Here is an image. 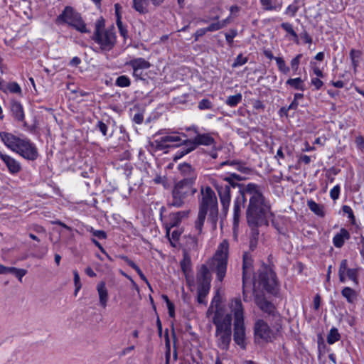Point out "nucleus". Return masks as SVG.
<instances>
[{"label":"nucleus","mask_w":364,"mask_h":364,"mask_svg":"<svg viewBox=\"0 0 364 364\" xmlns=\"http://www.w3.org/2000/svg\"><path fill=\"white\" fill-rule=\"evenodd\" d=\"M342 296L346 299L348 302L353 303L355 298H356V293L355 291L350 288V287H345L341 291Z\"/></svg>","instance_id":"2f4dec72"},{"label":"nucleus","mask_w":364,"mask_h":364,"mask_svg":"<svg viewBox=\"0 0 364 364\" xmlns=\"http://www.w3.org/2000/svg\"><path fill=\"white\" fill-rule=\"evenodd\" d=\"M274 60L276 61L277 65L278 67V70L283 74L289 73L290 69L289 66L287 65L284 60L281 57H275Z\"/></svg>","instance_id":"c9c22d12"},{"label":"nucleus","mask_w":364,"mask_h":364,"mask_svg":"<svg viewBox=\"0 0 364 364\" xmlns=\"http://www.w3.org/2000/svg\"><path fill=\"white\" fill-rule=\"evenodd\" d=\"M281 27L291 37V40L298 43L299 38L298 35L293 28V26L289 23H282Z\"/></svg>","instance_id":"7c9ffc66"},{"label":"nucleus","mask_w":364,"mask_h":364,"mask_svg":"<svg viewBox=\"0 0 364 364\" xmlns=\"http://www.w3.org/2000/svg\"><path fill=\"white\" fill-rule=\"evenodd\" d=\"M193 178V176L192 178H184L176 184L173 190L171 205L178 208L182 206L186 196L191 191Z\"/></svg>","instance_id":"f8f14e48"},{"label":"nucleus","mask_w":364,"mask_h":364,"mask_svg":"<svg viewBox=\"0 0 364 364\" xmlns=\"http://www.w3.org/2000/svg\"><path fill=\"white\" fill-rule=\"evenodd\" d=\"M191 262L188 255H185L183 260L181 262V267L183 272L187 284L189 286L191 291L195 286L193 277L190 275Z\"/></svg>","instance_id":"6ab92c4d"},{"label":"nucleus","mask_w":364,"mask_h":364,"mask_svg":"<svg viewBox=\"0 0 364 364\" xmlns=\"http://www.w3.org/2000/svg\"><path fill=\"white\" fill-rule=\"evenodd\" d=\"M73 276H74V283H75V294L76 295L77 294L78 291L81 288V283H80V275H79L77 271H76V270L73 271Z\"/></svg>","instance_id":"37998d69"},{"label":"nucleus","mask_w":364,"mask_h":364,"mask_svg":"<svg viewBox=\"0 0 364 364\" xmlns=\"http://www.w3.org/2000/svg\"><path fill=\"white\" fill-rule=\"evenodd\" d=\"M253 290L264 289L268 292L274 293L277 286L274 272L268 267H262L257 277H254L252 282Z\"/></svg>","instance_id":"0eeeda50"},{"label":"nucleus","mask_w":364,"mask_h":364,"mask_svg":"<svg viewBox=\"0 0 364 364\" xmlns=\"http://www.w3.org/2000/svg\"><path fill=\"white\" fill-rule=\"evenodd\" d=\"M92 242L100 249V250L102 253H105L107 255V257L109 259L112 260L109 255L105 252V249L102 247V246L100 245V243L98 241H97L95 239H92Z\"/></svg>","instance_id":"bf43d9fd"},{"label":"nucleus","mask_w":364,"mask_h":364,"mask_svg":"<svg viewBox=\"0 0 364 364\" xmlns=\"http://www.w3.org/2000/svg\"><path fill=\"white\" fill-rule=\"evenodd\" d=\"M15 267H7L2 264H0V271L1 274H8L11 273L12 274L13 269H14Z\"/></svg>","instance_id":"052dcab7"},{"label":"nucleus","mask_w":364,"mask_h":364,"mask_svg":"<svg viewBox=\"0 0 364 364\" xmlns=\"http://www.w3.org/2000/svg\"><path fill=\"white\" fill-rule=\"evenodd\" d=\"M157 148L162 149L165 147H169L174 143L182 142V139L178 134H172L161 136L159 139L155 141Z\"/></svg>","instance_id":"a211bd4d"},{"label":"nucleus","mask_w":364,"mask_h":364,"mask_svg":"<svg viewBox=\"0 0 364 364\" xmlns=\"http://www.w3.org/2000/svg\"><path fill=\"white\" fill-rule=\"evenodd\" d=\"M195 149V145H192L191 146L189 142L186 144V148H183V150L180 151H178L176 156H175V159H180L181 158L182 156H183L184 155L188 154L189 152H191V151L194 150Z\"/></svg>","instance_id":"a19ab883"},{"label":"nucleus","mask_w":364,"mask_h":364,"mask_svg":"<svg viewBox=\"0 0 364 364\" xmlns=\"http://www.w3.org/2000/svg\"><path fill=\"white\" fill-rule=\"evenodd\" d=\"M114 9H115V14H116L117 19L121 20V18H122L121 14H120L121 6L119 4H116L114 5Z\"/></svg>","instance_id":"0e129e2a"},{"label":"nucleus","mask_w":364,"mask_h":364,"mask_svg":"<svg viewBox=\"0 0 364 364\" xmlns=\"http://www.w3.org/2000/svg\"><path fill=\"white\" fill-rule=\"evenodd\" d=\"M57 23H66L81 33H87L86 24L81 15L71 6H66L56 18Z\"/></svg>","instance_id":"6e6552de"},{"label":"nucleus","mask_w":364,"mask_h":364,"mask_svg":"<svg viewBox=\"0 0 364 364\" xmlns=\"http://www.w3.org/2000/svg\"><path fill=\"white\" fill-rule=\"evenodd\" d=\"M299 10V6L296 4H292L288 6L286 9V14L290 15L291 16H294L297 11Z\"/></svg>","instance_id":"a18cd8bd"},{"label":"nucleus","mask_w":364,"mask_h":364,"mask_svg":"<svg viewBox=\"0 0 364 364\" xmlns=\"http://www.w3.org/2000/svg\"><path fill=\"white\" fill-rule=\"evenodd\" d=\"M260 3L263 6L264 9L268 11H279L281 9V6H273L272 4V0H260Z\"/></svg>","instance_id":"ea45409f"},{"label":"nucleus","mask_w":364,"mask_h":364,"mask_svg":"<svg viewBox=\"0 0 364 364\" xmlns=\"http://www.w3.org/2000/svg\"><path fill=\"white\" fill-rule=\"evenodd\" d=\"M116 23H117V26L118 27L120 34L124 38H126L127 36V30L126 27L123 25L122 20L117 19Z\"/></svg>","instance_id":"3c124183"},{"label":"nucleus","mask_w":364,"mask_h":364,"mask_svg":"<svg viewBox=\"0 0 364 364\" xmlns=\"http://www.w3.org/2000/svg\"><path fill=\"white\" fill-rule=\"evenodd\" d=\"M228 262V242L224 240L218 247V250L211 261V268L216 272L217 278L222 281L226 274Z\"/></svg>","instance_id":"1a4fd4ad"},{"label":"nucleus","mask_w":364,"mask_h":364,"mask_svg":"<svg viewBox=\"0 0 364 364\" xmlns=\"http://www.w3.org/2000/svg\"><path fill=\"white\" fill-rule=\"evenodd\" d=\"M80 62H81V60H80V59L78 57H74L70 60V64L71 65L77 66V65H78L80 63Z\"/></svg>","instance_id":"774afa93"},{"label":"nucleus","mask_w":364,"mask_h":364,"mask_svg":"<svg viewBox=\"0 0 364 364\" xmlns=\"http://www.w3.org/2000/svg\"><path fill=\"white\" fill-rule=\"evenodd\" d=\"M251 262L247 257V255H244L243 259V294L244 297L247 296V292L248 291V288L251 287L252 281L250 279L251 275Z\"/></svg>","instance_id":"f3484780"},{"label":"nucleus","mask_w":364,"mask_h":364,"mask_svg":"<svg viewBox=\"0 0 364 364\" xmlns=\"http://www.w3.org/2000/svg\"><path fill=\"white\" fill-rule=\"evenodd\" d=\"M245 200V196L242 195L241 196L238 197L235 202L233 210V220L235 227L237 225L238 223L239 217L240 215L242 209L244 208Z\"/></svg>","instance_id":"b1692460"},{"label":"nucleus","mask_w":364,"mask_h":364,"mask_svg":"<svg viewBox=\"0 0 364 364\" xmlns=\"http://www.w3.org/2000/svg\"><path fill=\"white\" fill-rule=\"evenodd\" d=\"M339 279L341 282H345L347 279L351 280L355 284H358V269L348 268L346 259L341 261L338 270Z\"/></svg>","instance_id":"ddd939ff"},{"label":"nucleus","mask_w":364,"mask_h":364,"mask_svg":"<svg viewBox=\"0 0 364 364\" xmlns=\"http://www.w3.org/2000/svg\"><path fill=\"white\" fill-rule=\"evenodd\" d=\"M97 126L99 130L103 134V136H106L107 135V126L104 122H102L101 121H99L97 122Z\"/></svg>","instance_id":"6e6d98bb"},{"label":"nucleus","mask_w":364,"mask_h":364,"mask_svg":"<svg viewBox=\"0 0 364 364\" xmlns=\"http://www.w3.org/2000/svg\"><path fill=\"white\" fill-rule=\"evenodd\" d=\"M178 169L180 170L181 173L186 177L185 178H192L193 176L194 178H193V183L194 182L196 176L193 172L191 165L188 164H180L178 166Z\"/></svg>","instance_id":"c756f323"},{"label":"nucleus","mask_w":364,"mask_h":364,"mask_svg":"<svg viewBox=\"0 0 364 364\" xmlns=\"http://www.w3.org/2000/svg\"><path fill=\"white\" fill-rule=\"evenodd\" d=\"M127 65L132 68L133 75H137V70H146L151 67L150 63L142 58L132 59L127 63Z\"/></svg>","instance_id":"412c9836"},{"label":"nucleus","mask_w":364,"mask_h":364,"mask_svg":"<svg viewBox=\"0 0 364 364\" xmlns=\"http://www.w3.org/2000/svg\"><path fill=\"white\" fill-rule=\"evenodd\" d=\"M311 83L314 86L316 90H319L323 85V82L319 79V77H312Z\"/></svg>","instance_id":"5fc2aeb1"},{"label":"nucleus","mask_w":364,"mask_h":364,"mask_svg":"<svg viewBox=\"0 0 364 364\" xmlns=\"http://www.w3.org/2000/svg\"><path fill=\"white\" fill-rule=\"evenodd\" d=\"M247 61V58L242 54L237 55L236 60L232 64V67L241 66Z\"/></svg>","instance_id":"09e8293b"},{"label":"nucleus","mask_w":364,"mask_h":364,"mask_svg":"<svg viewBox=\"0 0 364 364\" xmlns=\"http://www.w3.org/2000/svg\"><path fill=\"white\" fill-rule=\"evenodd\" d=\"M167 309L168 310L169 316L173 318L175 316V307L174 304L171 301L166 304Z\"/></svg>","instance_id":"13d9d810"},{"label":"nucleus","mask_w":364,"mask_h":364,"mask_svg":"<svg viewBox=\"0 0 364 364\" xmlns=\"http://www.w3.org/2000/svg\"><path fill=\"white\" fill-rule=\"evenodd\" d=\"M122 259H123L124 260V262L129 265L132 268H133L136 272L137 274H139V276L140 277V278L141 279V280H143L148 286V287L152 290L151 289V284H149L148 279H146V277H145V275L143 274V272H141V270L139 269V267L133 262L132 261L131 259H129L126 256H122Z\"/></svg>","instance_id":"cd10ccee"},{"label":"nucleus","mask_w":364,"mask_h":364,"mask_svg":"<svg viewBox=\"0 0 364 364\" xmlns=\"http://www.w3.org/2000/svg\"><path fill=\"white\" fill-rule=\"evenodd\" d=\"M244 193L250 196V204L247 210V222L250 226L267 224L272 216L270 205L261 193L259 187L249 183L244 189Z\"/></svg>","instance_id":"f257e3e1"},{"label":"nucleus","mask_w":364,"mask_h":364,"mask_svg":"<svg viewBox=\"0 0 364 364\" xmlns=\"http://www.w3.org/2000/svg\"><path fill=\"white\" fill-rule=\"evenodd\" d=\"M217 29H218V27H216L214 25H212V26H210V27H208L207 28L198 30L196 31V35L197 36H202V35H203L205 33L206 31H215Z\"/></svg>","instance_id":"4d7b16f0"},{"label":"nucleus","mask_w":364,"mask_h":364,"mask_svg":"<svg viewBox=\"0 0 364 364\" xmlns=\"http://www.w3.org/2000/svg\"><path fill=\"white\" fill-rule=\"evenodd\" d=\"M187 214L188 213L184 211L169 214L167 219H166L164 222L166 237H169L171 230L174 227H177L181 223L182 218L186 217Z\"/></svg>","instance_id":"2eb2a0df"},{"label":"nucleus","mask_w":364,"mask_h":364,"mask_svg":"<svg viewBox=\"0 0 364 364\" xmlns=\"http://www.w3.org/2000/svg\"><path fill=\"white\" fill-rule=\"evenodd\" d=\"M5 93L11 92L14 94H21V88L20 85L16 82H11L6 84Z\"/></svg>","instance_id":"f704fd0d"},{"label":"nucleus","mask_w":364,"mask_h":364,"mask_svg":"<svg viewBox=\"0 0 364 364\" xmlns=\"http://www.w3.org/2000/svg\"><path fill=\"white\" fill-rule=\"evenodd\" d=\"M311 68L314 74L318 77H323L322 70L314 63H311Z\"/></svg>","instance_id":"603ef678"},{"label":"nucleus","mask_w":364,"mask_h":364,"mask_svg":"<svg viewBox=\"0 0 364 364\" xmlns=\"http://www.w3.org/2000/svg\"><path fill=\"white\" fill-rule=\"evenodd\" d=\"M182 232L180 230H174L170 232L169 237H167L173 247H176V243L178 241Z\"/></svg>","instance_id":"58836bf2"},{"label":"nucleus","mask_w":364,"mask_h":364,"mask_svg":"<svg viewBox=\"0 0 364 364\" xmlns=\"http://www.w3.org/2000/svg\"><path fill=\"white\" fill-rule=\"evenodd\" d=\"M134 9L141 14L149 11V0H132Z\"/></svg>","instance_id":"393cba45"},{"label":"nucleus","mask_w":364,"mask_h":364,"mask_svg":"<svg viewBox=\"0 0 364 364\" xmlns=\"http://www.w3.org/2000/svg\"><path fill=\"white\" fill-rule=\"evenodd\" d=\"M221 296L218 292L213 297L210 309H215L213 322L216 326V338L218 346L223 348H228V314L220 306Z\"/></svg>","instance_id":"423d86ee"},{"label":"nucleus","mask_w":364,"mask_h":364,"mask_svg":"<svg viewBox=\"0 0 364 364\" xmlns=\"http://www.w3.org/2000/svg\"><path fill=\"white\" fill-rule=\"evenodd\" d=\"M131 81L128 76L121 75L116 79L115 85L120 87H127L130 85Z\"/></svg>","instance_id":"4c0bfd02"},{"label":"nucleus","mask_w":364,"mask_h":364,"mask_svg":"<svg viewBox=\"0 0 364 364\" xmlns=\"http://www.w3.org/2000/svg\"><path fill=\"white\" fill-rule=\"evenodd\" d=\"M100 27L101 21H99L96 24L94 39L102 50H110L115 44V34L111 30H101Z\"/></svg>","instance_id":"9b49d317"},{"label":"nucleus","mask_w":364,"mask_h":364,"mask_svg":"<svg viewBox=\"0 0 364 364\" xmlns=\"http://www.w3.org/2000/svg\"><path fill=\"white\" fill-rule=\"evenodd\" d=\"M211 107V102L207 100V99H203L201 101L199 102L198 103V108L200 109H208Z\"/></svg>","instance_id":"864d4df0"},{"label":"nucleus","mask_w":364,"mask_h":364,"mask_svg":"<svg viewBox=\"0 0 364 364\" xmlns=\"http://www.w3.org/2000/svg\"><path fill=\"white\" fill-rule=\"evenodd\" d=\"M11 110L14 118L22 122L24 119V112L22 105L17 102H14L11 105Z\"/></svg>","instance_id":"bb28decb"},{"label":"nucleus","mask_w":364,"mask_h":364,"mask_svg":"<svg viewBox=\"0 0 364 364\" xmlns=\"http://www.w3.org/2000/svg\"><path fill=\"white\" fill-rule=\"evenodd\" d=\"M286 85L299 91L306 90L304 81L301 77L289 78L287 80Z\"/></svg>","instance_id":"c85d7f7f"},{"label":"nucleus","mask_w":364,"mask_h":364,"mask_svg":"<svg viewBox=\"0 0 364 364\" xmlns=\"http://www.w3.org/2000/svg\"><path fill=\"white\" fill-rule=\"evenodd\" d=\"M233 322V339L241 348L246 347V333L244 323V310L240 299L232 300L229 304V326Z\"/></svg>","instance_id":"39448f33"},{"label":"nucleus","mask_w":364,"mask_h":364,"mask_svg":"<svg viewBox=\"0 0 364 364\" xmlns=\"http://www.w3.org/2000/svg\"><path fill=\"white\" fill-rule=\"evenodd\" d=\"M308 206H309V209L312 212H314L315 214H316L317 215L323 216L324 212H323V207L321 205L316 203L314 200H309Z\"/></svg>","instance_id":"473e14b6"},{"label":"nucleus","mask_w":364,"mask_h":364,"mask_svg":"<svg viewBox=\"0 0 364 364\" xmlns=\"http://www.w3.org/2000/svg\"><path fill=\"white\" fill-rule=\"evenodd\" d=\"M228 176H220L215 179H213V184L218 191V195L220 198V201L223 205L224 208H226L228 203Z\"/></svg>","instance_id":"4468645a"},{"label":"nucleus","mask_w":364,"mask_h":364,"mask_svg":"<svg viewBox=\"0 0 364 364\" xmlns=\"http://www.w3.org/2000/svg\"><path fill=\"white\" fill-rule=\"evenodd\" d=\"M242 100V95L237 94L234 96L229 97V106L237 105Z\"/></svg>","instance_id":"8fccbe9b"},{"label":"nucleus","mask_w":364,"mask_h":364,"mask_svg":"<svg viewBox=\"0 0 364 364\" xmlns=\"http://www.w3.org/2000/svg\"><path fill=\"white\" fill-rule=\"evenodd\" d=\"M257 304L262 311L268 314L271 318H274L275 315H279L276 311L274 306L264 299H257Z\"/></svg>","instance_id":"4be33fe9"},{"label":"nucleus","mask_w":364,"mask_h":364,"mask_svg":"<svg viewBox=\"0 0 364 364\" xmlns=\"http://www.w3.org/2000/svg\"><path fill=\"white\" fill-rule=\"evenodd\" d=\"M0 139L9 149L26 160L35 161L38 157L36 144L26 136H18L10 132H1Z\"/></svg>","instance_id":"f03ea898"},{"label":"nucleus","mask_w":364,"mask_h":364,"mask_svg":"<svg viewBox=\"0 0 364 364\" xmlns=\"http://www.w3.org/2000/svg\"><path fill=\"white\" fill-rule=\"evenodd\" d=\"M96 289L99 296V302L102 308H106L109 300L108 289L106 287V283L104 281H100L97 283Z\"/></svg>","instance_id":"aec40b11"},{"label":"nucleus","mask_w":364,"mask_h":364,"mask_svg":"<svg viewBox=\"0 0 364 364\" xmlns=\"http://www.w3.org/2000/svg\"><path fill=\"white\" fill-rule=\"evenodd\" d=\"M0 159L6 166L11 174H17L21 171L22 167L21 163L12 156L0 152Z\"/></svg>","instance_id":"dca6fc26"},{"label":"nucleus","mask_w":364,"mask_h":364,"mask_svg":"<svg viewBox=\"0 0 364 364\" xmlns=\"http://www.w3.org/2000/svg\"><path fill=\"white\" fill-rule=\"evenodd\" d=\"M282 328L280 315H275L274 318H258L254 324L255 341L258 343H272L281 335Z\"/></svg>","instance_id":"20e7f679"},{"label":"nucleus","mask_w":364,"mask_h":364,"mask_svg":"<svg viewBox=\"0 0 364 364\" xmlns=\"http://www.w3.org/2000/svg\"><path fill=\"white\" fill-rule=\"evenodd\" d=\"M355 143L357 144V146L360 148V149H363L364 148V139L363 137L361 136H358L356 139H355Z\"/></svg>","instance_id":"e2e57ef3"},{"label":"nucleus","mask_w":364,"mask_h":364,"mask_svg":"<svg viewBox=\"0 0 364 364\" xmlns=\"http://www.w3.org/2000/svg\"><path fill=\"white\" fill-rule=\"evenodd\" d=\"M343 210L344 213L348 215L349 218H353V213L350 207L348 205H344L343 207Z\"/></svg>","instance_id":"680f3d73"},{"label":"nucleus","mask_w":364,"mask_h":364,"mask_svg":"<svg viewBox=\"0 0 364 364\" xmlns=\"http://www.w3.org/2000/svg\"><path fill=\"white\" fill-rule=\"evenodd\" d=\"M87 230L91 232L94 236L100 238V239H105L107 237V234L103 230H97L93 228L90 227Z\"/></svg>","instance_id":"79ce46f5"},{"label":"nucleus","mask_w":364,"mask_h":364,"mask_svg":"<svg viewBox=\"0 0 364 364\" xmlns=\"http://www.w3.org/2000/svg\"><path fill=\"white\" fill-rule=\"evenodd\" d=\"M360 55L361 53L359 50L355 49H352L350 52V58L355 70L358 66Z\"/></svg>","instance_id":"e433bc0d"},{"label":"nucleus","mask_w":364,"mask_h":364,"mask_svg":"<svg viewBox=\"0 0 364 364\" xmlns=\"http://www.w3.org/2000/svg\"><path fill=\"white\" fill-rule=\"evenodd\" d=\"M301 57V54H298L295 58H294L291 60V67L292 70H294V71H296L298 70Z\"/></svg>","instance_id":"de8ad7c7"},{"label":"nucleus","mask_w":364,"mask_h":364,"mask_svg":"<svg viewBox=\"0 0 364 364\" xmlns=\"http://www.w3.org/2000/svg\"><path fill=\"white\" fill-rule=\"evenodd\" d=\"M341 192V187L339 185L335 186L331 191H330V196L331 198L336 200L339 198Z\"/></svg>","instance_id":"c03bdc74"},{"label":"nucleus","mask_w":364,"mask_h":364,"mask_svg":"<svg viewBox=\"0 0 364 364\" xmlns=\"http://www.w3.org/2000/svg\"><path fill=\"white\" fill-rule=\"evenodd\" d=\"M213 138L208 134L197 135L192 141H189L191 146L195 145V149L198 145H210L213 143Z\"/></svg>","instance_id":"a878e982"},{"label":"nucleus","mask_w":364,"mask_h":364,"mask_svg":"<svg viewBox=\"0 0 364 364\" xmlns=\"http://www.w3.org/2000/svg\"><path fill=\"white\" fill-rule=\"evenodd\" d=\"M321 298L318 295H316L314 299V306L315 309H318L320 306Z\"/></svg>","instance_id":"69168bd1"},{"label":"nucleus","mask_w":364,"mask_h":364,"mask_svg":"<svg viewBox=\"0 0 364 364\" xmlns=\"http://www.w3.org/2000/svg\"><path fill=\"white\" fill-rule=\"evenodd\" d=\"M27 273V271L24 269H18V268H14V269H13V272L12 274H14L20 282L22 281V278L23 276H25Z\"/></svg>","instance_id":"49530a36"},{"label":"nucleus","mask_w":364,"mask_h":364,"mask_svg":"<svg viewBox=\"0 0 364 364\" xmlns=\"http://www.w3.org/2000/svg\"><path fill=\"white\" fill-rule=\"evenodd\" d=\"M206 215H208V220L215 224L218 217L217 198L214 191L209 186L202 187L200 190L199 211L196 221V228L198 232L202 231Z\"/></svg>","instance_id":"7ed1b4c3"},{"label":"nucleus","mask_w":364,"mask_h":364,"mask_svg":"<svg viewBox=\"0 0 364 364\" xmlns=\"http://www.w3.org/2000/svg\"><path fill=\"white\" fill-rule=\"evenodd\" d=\"M302 38L304 39V42L306 43L310 44L312 42L311 37L306 33H305L302 35Z\"/></svg>","instance_id":"338daca9"},{"label":"nucleus","mask_w":364,"mask_h":364,"mask_svg":"<svg viewBox=\"0 0 364 364\" xmlns=\"http://www.w3.org/2000/svg\"><path fill=\"white\" fill-rule=\"evenodd\" d=\"M340 338L341 336L338 329L332 328L327 336V343L330 345L333 344L336 341H339Z\"/></svg>","instance_id":"72a5a7b5"},{"label":"nucleus","mask_w":364,"mask_h":364,"mask_svg":"<svg viewBox=\"0 0 364 364\" xmlns=\"http://www.w3.org/2000/svg\"><path fill=\"white\" fill-rule=\"evenodd\" d=\"M210 274L205 265H202L198 271L196 283L198 285V302L206 304V296L210 289Z\"/></svg>","instance_id":"9d476101"},{"label":"nucleus","mask_w":364,"mask_h":364,"mask_svg":"<svg viewBox=\"0 0 364 364\" xmlns=\"http://www.w3.org/2000/svg\"><path fill=\"white\" fill-rule=\"evenodd\" d=\"M349 238V232L345 228H341L340 231L333 236L332 242L336 248H341Z\"/></svg>","instance_id":"5701e85b"}]
</instances>
